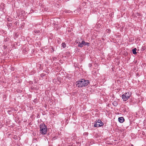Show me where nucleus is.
<instances>
[{
    "label": "nucleus",
    "instance_id": "obj_1",
    "mask_svg": "<svg viewBox=\"0 0 146 146\" xmlns=\"http://www.w3.org/2000/svg\"><path fill=\"white\" fill-rule=\"evenodd\" d=\"M89 83L88 80H86L84 79H82L78 82H76V86L78 87H81L83 86H86Z\"/></svg>",
    "mask_w": 146,
    "mask_h": 146
},
{
    "label": "nucleus",
    "instance_id": "obj_2",
    "mask_svg": "<svg viewBox=\"0 0 146 146\" xmlns=\"http://www.w3.org/2000/svg\"><path fill=\"white\" fill-rule=\"evenodd\" d=\"M47 129L44 124H41L40 125V133L42 135L45 134L46 133Z\"/></svg>",
    "mask_w": 146,
    "mask_h": 146
},
{
    "label": "nucleus",
    "instance_id": "obj_3",
    "mask_svg": "<svg viewBox=\"0 0 146 146\" xmlns=\"http://www.w3.org/2000/svg\"><path fill=\"white\" fill-rule=\"evenodd\" d=\"M77 41L78 40H77L76 42L78 44V46L79 47L82 48L83 45L87 46H89L90 43L88 42H85L84 40H83L81 42Z\"/></svg>",
    "mask_w": 146,
    "mask_h": 146
},
{
    "label": "nucleus",
    "instance_id": "obj_4",
    "mask_svg": "<svg viewBox=\"0 0 146 146\" xmlns=\"http://www.w3.org/2000/svg\"><path fill=\"white\" fill-rule=\"evenodd\" d=\"M131 93L130 92H128L122 95V98L123 101H126L131 96Z\"/></svg>",
    "mask_w": 146,
    "mask_h": 146
},
{
    "label": "nucleus",
    "instance_id": "obj_5",
    "mask_svg": "<svg viewBox=\"0 0 146 146\" xmlns=\"http://www.w3.org/2000/svg\"><path fill=\"white\" fill-rule=\"evenodd\" d=\"M103 125V123L100 120H98V121L96 122L94 124V126L95 127H100L102 126Z\"/></svg>",
    "mask_w": 146,
    "mask_h": 146
},
{
    "label": "nucleus",
    "instance_id": "obj_6",
    "mask_svg": "<svg viewBox=\"0 0 146 146\" xmlns=\"http://www.w3.org/2000/svg\"><path fill=\"white\" fill-rule=\"evenodd\" d=\"M118 120L119 122L121 123L123 122L124 120V118L122 117H119L118 119Z\"/></svg>",
    "mask_w": 146,
    "mask_h": 146
},
{
    "label": "nucleus",
    "instance_id": "obj_7",
    "mask_svg": "<svg viewBox=\"0 0 146 146\" xmlns=\"http://www.w3.org/2000/svg\"><path fill=\"white\" fill-rule=\"evenodd\" d=\"M34 33L35 35H36L39 34L40 31L39 30H35L34 31Z\"/></svg>",
    "mask_w": 146,
    "mask_h": 146
},
{
    "label": "nucleus",
    "instance_id": "obj_8",
    "mask_svg": "<svg viewBox=\"0 0 146 146\" xmlns=\"http://www.w3.org/2000/svg\"><path fill=\"white\" fill-rule=\"evenodd\" d=\"M137 50V49L136 48H134V49H132V52L134 54H137V52H136V50Z\"/></svg>",
    "mask_w": 146,
    "mask_h": 146
},
{
    "label": "nucleus",
    "instance_id": "obj_9",
    "mask_svg": "<svg viewBox=\"0 0 146 146\" xmlns=\"http://www.w3.org/2000/svg\"><path fill=\"white\" fill-rule=\"evenodd\" d=\"M113 104L114 106H116L117 105V103L115 101L113 102Z\"/></svg>",
    "mask_w": 146,
    "mask_h": 146
},
{
    "label": "nucleus",
    "instance_id": "obj_10",
    "mask_svg": "<svg viewBox=\"0 0 146 146\" xmlns=\"http://www.w3.org/2000/svg\"><path fill=\"white\" fill-rule=\"evenodd\" d=\"M62 46L64 48L66 47V44L64 42H63L62 44Z\"/></svg>",
    "mask_w": 146,
    "mask_h": 146
},
{
    "label": "nucleus",
    "instance_id": "obj_11",
    "mask_svg": "<svg viewBox=\"0 0 146 146\" xmlns=\"http://www.w3.org/2000/svg\"><path fill=\"white\" fill-rule=\"evenodd\" d=\"M65 12L66 13H70L71 12V11L69 10H65Z\"/></svg>",
    "mask_w": 146,
    "mask_h": 146
},
{
    "label": "nucleus",
    "instance_id": "obj_12",
    "mask_svg": "<svg viewBox=\"0 0 146 146\" xmlns=\"http://www.w3.org/2000/svg\"><path fill=\"white\" fill-rule=\"evenodd\" d=\"M51 49L52 50V52H54V48L53 47H51Z\"/></svg>",
    "mask_w": 146,
    "mask_h": 146
},
{
    "label": "nucleus",
    "instance_id": "obj_13",
    "mask_svg": "<svg viewBox=\"0 0 146 146\" xmlns=\"http://www.w3.org/2000/svg\"><path fill=\"white\" fill-rule=\"evenodd\" d=\"M57 59V58L56 57H54L53 58V60L54 61L55 60H56Z\"/></svg>",
    "mask_w": 146,
    "mask_h": 146
}]
</instances>
